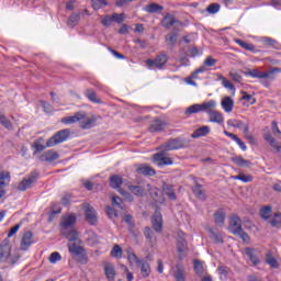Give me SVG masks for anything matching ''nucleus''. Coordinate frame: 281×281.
Returning <instances> with one entry per match:
<instances>
[{
  "mask_svg": "<svg viewBox=\"0 0 281 281\" xmlns=\"http://www.w3.org/2000/svg\"><path fill=\"white\" fill-rule=\"evenodd\" d=\"M214 109H216V101L210 100L201 104L195 103L187 108L184 111V115H194V113H201V112L207 113V115H210V113H212Z\"/></svg>",
  "mask_w": 281,
  "mask_h": 281,
  "instance_id": "nucleus-1",
  "label": "nucleus"
},
{
  "mask_svg": "<svg viewBox=\"0 0 281 281\" xmlns=\"http://www.w3.org/2000/svg\"><path fill=\"white\" fill-rule=\"evenodd\" d=\"M190 146V140L181 137L170 138L162 145H160V150L170 153V150H181V148H188Z\"/></svg>",
  "mask_w": 281,
  "mask_h": 281,
  "instance_id": "nucleus-2",
  "label": "nucleus"
},
{
  "mask_svg": "<svg viewBox=\"0 0 281 281\" xmlns=\"http://www.w3.org/2000/svg\"><path fill=\"white\" fill-rule=\"evenodd\" d=\"M70 135H71V131L69 128L58 131L46 142V146L54 148V146H58V144H63L64 142H67Z\"/></svg>",
  "mask_w": 281,
  "mask_h": 281,
  "instance_id": "nucleus-3",
  "label": "nucleus"
},
{
  "mask_svg": "<svg viewBox=\"0 0 281 281\" xmlns=\"http://www.w3.org/2000/svg\"><path fill=\"white\" fill-rule=\"evenodd\" d=\"M36 181H38V172L33 171L19 183L18 190L20 192H25V190H30Z\"/></svg>",
  "mask_w": 281,
  "mask_h": 281,
  "instance_id": "nucleus-4",
  "label": "nucleus"
},
{
  "mask_svg": "<svg viewBox=\"0 0 281 281\" xmlns=\"http://www.w3.org/2000/svg\"><path fill=\"white\" fill-rule=\"evenodd\" d=\"M166 63H168V55H166V53L159 54L155 59L146 60V65L149 69H153V67L156 69H164Z\"/></svg>",
  "mask_w": 281,
  "mask_h": 281,
  "instance_id": "nucleus-5",
  "label": "nucleus"
},
{
  "mask_svg": "<svg viewBox=\"0 0 281 281\" xmlns=\"http://www.w3.org/2000/svg\"><path fill=\"white\" fill-rule=\"evenodd\" d=\"M183 25L175 15L167 13L162 19V26L166 27V30H170V27H173V30H179Z\"/></svg>",
  "mask_w": 281,
  "mask_h": 281,
  "instance_id": "nucleus-6",
  "label": "nucleus"
},
{
  "mask_svg": "<svg viewBox=\"0 0 281 281\" xmlns=\"http://www.w3.org/2000/svg\"><path fill=\"white\" fill-rule=\"evenodd\" d=\"M166 149H161L159 153L154 155V161L158 164V166H172L175 161L172 158L166 156Z\"/></svg>",
  "mask_w": 281,
  "mask_h": 281,
  "instance_id": "nucleus-7",
  "label": "nucleus"
},
{
  "mask_svg": "<svg viewBox=\"0 0 281 281\" xmlns=\"http://www.w3.org/2000/svg\"><path fill=\"white\" fill-rule=\"evenodd\" d=\"M245 255L251 262L252 267H258L260 265V252L256 248L247 247L245 248Z\"/></svg>",
  "mask_w": 281,
  "mask_h": 281,
  "instance_id": "nucleus-8",
  "label": "nucleus"
},
{
  "mask_svg": "<svg viewBox=\"0 0 281 281\" xmlns=\"http://www.w3.org/2000/svg\"><path fill=\"white\" fill-rule=\"evenodd\" d=\"M228 229L232 234L236 235L243 229V221L237 215H233L229 218Z\"/></svg>",
  "mask_w": 281,
  "mask_h": 281,
  "instance_id": "nucleus-9",
  "label": "nucleus"
},
{
  "mask_svg": "<svg viewBox=\"0 0 281 281\" xmlns=\"http://www.w3.org/2000/svg\"><path fill=\"white\" fill-rule=\"evenodd\" d=\"M167 126H168V123H166V121L160 119H155L150 123L148 131L149 133H161V131H166Z\"/></svg>",
  "mask_w": 281,
  "mask_h": 281,
  "instance_id": "nucleus-10",
  "label": "nucleus"
},
{
  "mask_svg": "<svg viewBox=\"0 0 281 281\" xmlns=\"http://www.w3.org/2000/svg\"><path fill=\"white\" fill-rule=\"evenodd\" d=\"M83 210H85V216H86L87 223H89L90 225H95L98 223V216L95 215V210L89 204H86L83 206Z\"/></svg>",
  "mask_w": 281,
  "mask_h": 281,
  "instance_id": "nucleus-11",
  "label": "nucleus"
},
{
  "mask_svg": "<svg viewBox=\"0 0 281 281\" xmlns=\"http://www.w3.org/2000/svg\"><path fill=\"white\" fill-rule=\"evenodd\" d=\"M153 228L155 232L161 233L164 229V218L161 216V212L156 211L151 217Z\"/></svg>",
  "mask_w": 281,
  "mask_h": 281,
  "instance_id": "nucleus-12",
  "label": "nucleus"
},
{
  "mask_svg": "<svg viewBox=\"0 0 281 281\" xmlns=\"http://www.w3.org/2000/svg\"><path fill=\"white\" fill-rule=\"evenodd\" d=\"M11 251L12 247L8 241L0 244V262H7Z\"/></svg>",
  "mask_w": 281,
  "mask_h": 281,
  "instance_id": "nucleus-13",
  "label": "nucleus"
},
{
  "mask_svg": "<svg viewBox=\"0 0 281 281\" xmlns=\"http://www.w3.org/2000/svg\"><path fill=\"white\" fill-rule=\"evenodd\" d=\"M68 250L74 256H78L79 258H81V260L87 262V255H85V248H82L81 246H78L77 244H72L68 246Z\"/></svg>",
  "mask_w": 281,
  "mask_h": 281,
  "instance_id": "nucleus-14",
  "label": "nucleus"
},
{
  "mask_svg": "<svg viewBox=\"0 0 281 281\" xmlns=\"http://www.w3.org/2000/svg\"><path fill=\"white\" fill-rule=\"evenodd\" d=\"M60 155L58 151H54V149L45 151L43 155L40 156V161H47L48 164H52V161H56Z\"/></svg>",
  "mask_w": 281,
  "mask_h": 281,
  "instance_id": "nucleus-15",
  "label": "nucleus"
},
{
  "mask_svg": "<svg viewBox=\"0 0 281 281\" xmlns=\"http://www.w3.org/2000/svg\"><path fill=\"white\" fill-rule=\"evenodd\" d=\"M87 115L82 112H77L72 116H66L61 119V124H76V122H80V120H85Z\"/></svg>",
  "mask_w": 281,
  "mask_h": 281,
  "instance_id": "nucleus-16",
  "label": "nucleus"
},
{
  "mask_svg": "<svg viewBox=\"0 0 281 281\" xmlns=\"http://www.w3.org/2000/svg\"><path fill=\"white\" fill-rule=\"evenodd\" d=\"M162 193L170 199V201H177V193H175V187L172 184L162 183Z\"/></svg>",
  "mask_w": 281,
  "mask_h": 281,
  "instance_id": "nucleus-17",
  "label": "nucleus"
},
{
  "mask_svg": "<svg viewBox=\"0 0 281 281\" xmlns=\"http://www.w3.org/2000/svg\"><path fill=\"white\" fill-rule=\"evenodd\" d=\"M32 232L24 233L20 245V249H22V251H27V249H30V246L32 245Z\"/></svg>",
  "mask_w": 281,
  "mask_h": 281,
  "instance_id": "nucleus-18",
  "label": "nucleus"
},
{
  "mask_svg": "<svg viewBox=\"0 0 281 281\" xmlns=\"http://www.w3.org/2000/svg\"><path fill=\"white\" fill-rule=\"evenodd\" d=\"M234 43L239 45V47H243V49H246V52H252V54H258V50L254 44H249L240 38H234Z\"/></svg>",
  "mask_w": 281,
  "mask_h": 281,
  "instance_id": "nucleus-19",
  "label": "nucleus"
},
{
  "mask_svg": "<svg viewBox=\"0 0 281 281\" xmlns=\"http://www.w3.org/2000/svg\"><path fill=\"white\" fill-rule=\"evenodd\" d=\"M136 172H138V175H144L145 177H155V175H157V172L153 169V167L148 165H140L136 169Z\"/></svg>",
  "mask_w": 281,
  "mask_h": 281,
  "instance_id": "nucleus-20",
  "label": "nucleus"
},
{
  "mask_svg": "<svg viewBox=\"0 0 281 281\" xmlns=\"http://www.w3.org/2000/svg\"><path fill=\"white\" fill-rule=\"evenodd\" d=\"M206 135H210V126L204 125L202 127L196 128L192 134V139H199V137H206Z\"/></svg>",
  "mask_w": 281,
  "mask_h": 281,
  "instance_id": "nucleus-21",
  "label": "nucleus"
},
{
  "mask_svg": "<svg viewBox=\"0 0 281 281\" xmlns=\"http://www.w3.org/2000/svg\"><path fill=\"white\" fill-rule=\"evenodd\" d=\"M138 267L140 268V276L142 278H149L150 273H153V270L150 269V263L146 260H142L140 263H138Z\"/></svg>",
  "mask_w": 281,
  "mask_h": 281,
  "instance_id": "nucleus-22",
  "label": "nucleus"
},
{
  "mask_svg": "<svg viewBox=\"0 0 281 281\" xmlns=\"http://www.w3.org/2000/svg\"><path fill=\"white\" fill-rule=\"evenodd\" d=\"M231 160L233 164H235V166H239V168H251V162L243 158V156L232 157Z\"/></svg>",
  "mask_w": 281,
  "mask_h": 281,
  "instance_id": "nucleus-23",
  "label": "nucleus"
},
{
  "mask_svg": "<svg viewBox=\"0 0 281 281\" xmlns=\"http://www.w3.org/2000/svg\"><path fill=\"white\" fill-rule=\"evenodd\" d=\"M263 139L271 146V148H274V150H277V153H281L280 143H278V140H276L271 134H269V133L265 134Z\"/></svg>",
  "mask_w": 281,
  "mask_h": 281,
  "instance_id": "nucleus-24",
  "label": "nucleus"
},
{
  "mask_svg": "<svg viewBox=\"0 0 281 281\" xmlns=\"http://www.w3.org/2000/svg\"><path fill=\"white\" fill-rule=\"evenodd\" d=\"M61 236H65L69 243H74L78 240V231L69 228L61 229Z\"/></svg>",
  "mask_w": 281,
  "mask_h": 281,
  "instance_id": "nucleus-25",
  "label": "nucleus"
},
{
  "mask_svg": "<svg viewBox=\"0 0 281 281\" xmlns=\"http://www.w3.org/2000/svg\"><path fill=\"white\" fill-rule=\"evenodd\" d=\"M104 273L109 281H115V266L111 262L104 265Z\"/></svg>",
  "mask_w": 281,
  "mask_h": 281,
  "instance_id": "nucleus-26",
  "label": "nucleus"
},
{
  "mask_svg": "<svg viewBox=\"0 0 281 281\" xmlns=\"http://www.w3.org/2000/svg\"><path fill=\"white\" fill-rule=\"evenodd\" d=\"M126 254H127V260H128L130 265H132V266L136 265L138 267V265L144 260V259H139V257H137L135 251H133V248H127Z\"/></svg>",
  "mask_w": 281,
  "mask_h": 281,
  "instance_id": "nucleus-27",
  "label": "nucleus"
},
{
  "mask_svg": "<svg viewBox=\"0 0 281 281\" xmlns=\"http://www.w3.org/2000/svg\"><path fill=\"white\" fill-rule=\"evenodd\" d=\"M72 225H76V215L70 214L66 215L61 220V227L63 229H69Z\"/></svg>",
  "mask_w": 281,
  "mask_h": 281,
  "instance_id": "nucleus-28",
  "label": "nucleus"
},
{
  "mask_svg": "<svg viewBox=\"0 0 281 281\" xmlns=\"http://www.w3.org/2000/svg\"><path fill=\"white\" fill-rule=\"evenodd\" d=\"M226 216L227 215L225 214V211H223V209L217 210L214 213L215 225H218V227H223Z\"/></svg>",
  "mask_w": 281,
  "mask_h": 281,
  "instance_id": "nucleus-29",
  "label": "nucleus"
},
{
  "mask_svg": "<svg viewBox=\"0 0 281 281\" xmlns=\"http://www.w3.org/2000/svg\"><path fill=\"white\" fill-rule=\"evenodd\" d=\"M85 95H86V98H88V100L90 102H93V104H102V99L98 98V94L95 93V90L87 89L85 91Z\"/></svg>",
  "mask_w": 281,
  "mask_h": 281,
  "instance_id": "nucleus-30",
  "label": "nucleus"
},
{
  "mask_svg": "<svg viewBox=\"0 0 281 281\" xmlns=\"http://www.w3.org/2000/svg\"><path fill=\"white\" fill-rule=\"evenodd\" d=\"M210 122H213L215 124H223V122H225V119L223 117V113L213 110L212 112H210Z\"/></svg>",
  "mask_w": 281,
  "mask_h": 281,
  "instance_id": "nucleus-31",
  "label": "nucleus"
},
{
  "mask_svg": "<svg viewBox=\"0 0 281 281\" xmlns=\"http://www.w3.org/2000/svg\"><path fill=\"white\" fill-rule=\"evenodd\" d=\"M130 192L134 194L135 196H144L146 194V187L144 186H128Z\"/></svg>",
  "mask_w": 281,
  "mask_h": 281,
  "instance_id": "nucleus-32",
  "label": "nucleus"
},
{
  "mask_svg": "<svg viewBox=\"0 0 281 281\" xmlns=\"http://www.w3.org/2000/svg\"><path fill=\"white\" fill-rule=\"evenodd\" d=\"M209 234H210V238L211 240H213L216 244L223 245L225 241L223 240V235L221 234V232H215L212 228L207 229Z\"/></svg>",
  "mask_w": 281,
  "mask_h": 281,
  "instance_id": "nucleus-33",
  "label": "nucleus"
},
{
  "mask_svg": "<svg viewBox=\"0 0 281 281\" xmlns=\"http://www.w3.org/2000/svg\"><path fill=\"white\" fill-rule=\"evenodd\" d=\"M266 265H269L271 269H278L280 265L278 263V259L273 257V252L268 251L266 254Z\"/></svg>",
  "mask_w": 281,
  "mask_h": 281,
  "instance_id": "nucleus-34",
  "label": "nucleus"
},
{
  "mask_svg": "<svg viewBox=\"0 0 281 281\" xmlns=\"http://www.w3.org/2000/svg\"><path fill=\"white\" fill-rule=\"evenodd\" d=\"M122 183H124V180H122V177L119 175H114L110 178V186L113 188V190H119L122 188Z\"/></svg>",
  "mask_w": 281,
  "mask_h": 281,
  "instance_id": "nucleus-35",
  "label": "nucleus"
},
{
  "mask_svg": "<svg viewBox=\"0 0 281 281\" xmlns=\"http://www.w3.org/2000/svg\"><path fill=\"white\" fill-rule=\"evenodd\" d=\"M277 74H281V68L272 67L268 71L263 72L262 79L267 78L268 80H276Z\"/></svg>",
  "mask_w": 281,
  "mask_h": 281,
  "instance_id": "nucleus-36",
  "label": "nucleus"
},
{
  "mask_svg": "<svg viewBox=\"0 0 281 281\" xmlns=\"http://www.w3.org/2000/svg\"><path fill=\"white\" fill-rule=\"evenodd\" d=\"M222 108L226 113H232V111H234V100H232L229 97H225L222 100Z\"/></svg>",
  "mask_w": 281,
  "mask_h": 281,
  "instance_id": "nucleus-37",
  "label": "nucleus"
},
{
  "mask_svg": "<svg viewBox=\"0 0 281 281\" xmlns=\"http://www.w3.org/2000/svg\"><path fill=\"white\" fill-rule=\"evenodd\" d=\"M192 192L196 199H200V201H205V192H203V186L199 184V182H196L192 188Z\"/></svg>",
  "mask_w": 281,
  "mask_h": 281,
  "instance_id": "nucleus-38",
  "label": "nucleus"
},
{
  "mask_svg": "<svg viewBox=\"0 0 281 281\" xmlns=\"http://www.w3.org/2000/svg\"><path fill=\"white\" fill-rule=\"evenodd\" d=\"M144 12H148V14H155L157 12H161L164 10V7L157 3H150L143 8Z\"/></svg>",
  "mask_w": 281,
  "mask_h": 281,
  "instance_id": "nucleus-39",
  "label": "nucleus"
},
{
  "mask_svg": "<svg viewBox=\"0 0 281 281\" xmlns=\"http://www.w3.org/2000/svg\"><path fill=\"white\" fill-rule=\"evenodd\" d=\"M10 186V172L1 171L0 172V188H8Z\"/></svg>",
  "mask_w": 281,
  "mask_h": 281,
  "instance_id": "nucleus-40",
  "label": "nucleus"
},
{
  "mask_svg": "<svg viewBox=\"0 0 281 281\" xmlns=\"http://www.w3.org/2000/svg\"><path fill=\"white\" fill-rule=\"evenodd\" d=\"M179 37V29L173 30L171 33L167 34L165 41L169 43V45H175L177 43V38Z\"/></svg>",
  "mask_w": 281,
  "mask_h": 281,
  "instance_id": "nucleus-41",
  "label": "nucleus"
},
{
  "mask_svg": "<svg viewBox=\"0 0 281 281\" xmlns=\"http://www.w3.org/2000/svg\"><path fill=\"white\" fill-rule=\"evenodd\" d=\"M173 276L176 278V281H186V270L180 265L176 267Z\"/></svg>",
  "mask_w": 281,
  "mask_h": 281,
  "instance_id": "nucleus-42",
  "label": "nucleus"
},
{
  "mask_svg": "<svg viewBox=\"0 0 281 281\" xmlns=\"http://www.w3.org/2000/svg\"><path fill=\"white\" fill-rule=\"evenodd\" d=\"M232 179H234L235 181H243V183H251V181H254V177L251 175L244 173L233 176Z\"/></svg>",
  "mask_w": 281,
  "mask_h": 281,
  "instance_id": "nucleus-43",
  "label": "nucleus"
},
{
  "mask_svg": "<svg viewBox=\"0 0 281 281\" xmlns=\"http://www.w3.org/2000/svg\"><path fill=\"white\" fill-rule=\"evenodd\" d=\"M260 43L266 45V47H273V49H278V41L271 37H261Z\"/></svg>",
  "mask_w": 281,
  "mask_h": 281,
  "instance_id": "nucleus-44",
  "label": "nucleus"
},
{
  "mask_svg": "<svg viewBox=\"0 0 281 281\" xmlns=\"http://www.w3.org/2000/svg\"><path fill=\"white\" fill-rule=\"evenodd\" d=\"M217 272L220 274L221 280H227V276H229V267L227 266H218Z\"/></svg>",
  "mask_w": 281,
  "mask_h": 281,
  "instance_id": "nucleus-45",
  "label": "nucleus"
},
{
  "mask_svg": "<svg viewBox=\"0 0 281 281\" xmlns=\"http://www.w3.org/2000/svg\"><path fill=\"white\" fill-rule=\"evenodd\" d=\"M272 207L271 205H266L260 210V216L263 221H269V216H271Z\"/></svg>",
  "mask_w": 281,
  "mask_h": 281,
  "instance_id": "nucleus-46",
  "label": "nucleus"
},
{
  "mask_svg": "<svg viewBox=\"0 0 281 281\" xmlns=\"http://www.w3.org/2000/svg\"><path fill=\"white\" fill-rule=\"evenodd\" d=\"M79 22H80V13H72L68 18V25L70 27H76V25H78Z\"/></svg>",
  "mask_w": 281,
  "mask_h": 281,
  "instance_id": "nucleus-47",
  "label": "nucleus"
},
{
  "mask_svg": "<svg viewBox=\"0 0 281 281\" xmlns=\"http://www.w3.org/2000/svg\"><path fill=\"white\" fill-rule=\"evenodd\" d=\"M269 223H270L271 227H280V225H281V213L280 212L274 213L273 218H271L269 221Z\"/></svg>",
  "mask_w": 281,
  "mask_h": 281,
  "instance_id": "nucleus-48",
  "label": "nucleus"
},
{
  "mask_svg": "<svg viewBox=\"0 0 281 281\" xmlns=\"http://www.w3.org/2000/svg\"><path fill=\"white\" fill-rule=\"evenodd\" d=\"M106 5H109L106 0H92L93 10H102V8H106Z\"/></svg>",
  "mask_w": 281,
  "mask_h": 281,
  "instance_id": "nucleus-49",
  "label": "nucleus"
},
{
  "mask_svg": "<svg viewBox=\"0 0 281 281\" xmlns=\"http://www.w3.org/2000/svg\"><path fill=\"white\" fill-rule=\"evenodd\" d=\"M193 269L198 276H203V262L201 260L195 259L193 261Z\"/></svg>",
  "mask_w": 281,
  "mask_h": 281,
  "instance_id": "nucleus-50",
  "label": "nucleus"
},
{
  "mask_svg": "<svg viewBox=\"0 0 281 281\" xmlns=\"http://www.w3.org/2000/svg\"><path fill=\"white\" fill-rule=\"evenodd\" d=\"M220 80H222V85L223 87H225V89H229V91H236V87H234V83H232V81L227 80V78L223 77L222 75H220Z\"/></svg>",
  "mask_w": 281,
  "mask_h": 281,
  "instance_id": "nucleus-51",
  "label": "nucleus"
},
{
  "mask_svg": "<svg viewBox=\"0 0 281 281\" xmlns=\"http://www.w3.org/2000/svg\"><path fill=\"white\" fill-rule=\"evenodd\" d=\"M122 254H123L122 247H120V245H114L110 252V256L112 258H122Z\"/></svg>",
  "mask_w": 281,
  "mask_h": 281,
  "instance_id": "nucleus-52",
  "label": "nucleus"
},
{
  "mask_svg": "<svg viewBox=\"0 0 281 281\" xmlns=\"http://www.w3.org/2000/svg\"><path fill=\"white\" fill-rule=\"evenodd\" d=\"M94 124H95L94 119H87L86 121L80 122V128H83V130L93 128Z\"/></svg>",
  "mask_w": 281,
  "mask_h": 281,
  "instance_id": "nucleus-53",
  "label": "nucleus"
},
{
  "mask_svg": "<svg viewBox=\"0 0 281 281\" xmlns=\"http://www.w3.org/2000/svg\"><path fill=\"white\" fill-rule=\"evenodd\" d=\"M0 124L4 127L8 128L9 131H12V123L10 122V120H8V117L5 115H3L2 113H0Z\"/></svg>",
  "mask_w": 281,
  "mask_h": 281,
  "instance_id": "nucleus-54",
  "label": "nucleus"
},
{
  "mask_svg": "<svg viewBox=\"0 0 281 281\" xmlns=\"http://www.w3.org/2000/svg\"><path fill=\"white\" fill-rule=\"evenodd\" d=\"M48 260L50 265H56L57 262H59V260H63V256H60V252L54 251L50 254Z\"/></svg>",
  "mask_w": 281,
  "mask_h": 281,
  "instance_id": "nucleus-55",
  "label": "nucleus"
},
{
  "mask_svg": "<svg viewBox=\"0 0 281 281\" xmlns=\"http://www.w3.org/2000/svg\"><path fill=\"white\" fill-rule=\"evenodd\" d=\"M144 236L146 240H148V243H153L155 238V233L153 232V229H150V227H145Z\"/></svg>",
  "mask_w": 281,
  "mask_h": 281,
  "instance_id": "nucleus-56",
  "label": "nucleus"
},
{
  "mask_svg": "<svg viewBox=\"0 0 281 281\" xmlns=\"http://www.w3.org/2000/svg\"><path fill=\"white\" fill-rule=\"evenodd\" d=\"M235 128H243L244 133H249V122L245 123L244 121L237 120Z\"/></svg>",
  "mask_w": 281,
  "mask_h": 281,
  "instance_id": "nucleus-57",
  "label": "nucleus"
},
{
  "mask_svg": "<svg viewBox=\"0 0 281 281\" xmlns=\"http://www.w3.org/2000/svg\"><path fill=\"white\" fill-rule=\"evenodd\" d=\"M221 10V4L218 3H212L206 8V12L209 14H216Z\"/></svg>",
  "mask_w": 281,
  "mask_h": 281,
  "instance_id": "nucleus-58",
  "label": "nucleus"
},
{
  "mask_svg": "<svg viewBox=\"0 0 281 281\" xmlns=\"http://www.w3.org/2000/svg\"><path fill=\"white\" fill-rule=\"evenodd\" d=\"M244 95L240 98V100H246V102H248V104H256V98H254V95L243 91L241 92Z\"/></svg>",
  "mask_w": 281,
  "mask_h": 281,
  "instance_id": "nucleus-59",
  "label": "nucleus"
},
{
  "mask_svg": "<svg viewBox=\"0 0 281 281\" xmlns=\"http://www.w3.org/2000/svg\"><path fill=\"white\" fill-rule=\"evenodd\" d=\"M147 190L151 196V199H154V201H159L157 200V198L159 196V189L157 188H150V184H147Z\"/></svg>",
  "mask_w": 281,
  "mask_h": 281,
  "instance_id": "nucleus-60",
  "label": "nucleus"
},
{
  "mask_svg": "<svg viewBox=\"0 0 281 281\" xmlns=\"http://www.w3.org/2000/svg\"><path fill=\"white\" fill-rule=\"evenodd\" d=\"M246 76H250L251 78H259L260 80H262L263 72L257 69H252L246 72Z\"/></svg>",
  "mask_w": 281,
  "mask_h": 281,
  "instance_id": "nucleus-61",
  "label": "nucleus"
},
{
  "mask_svg": "<svg viewBox=\"0 0 281 281\" xmlns=\"http://www.w3.org/2000/svg\"><path fill=\"white\" fill-rule=\"evenodd\" d=\"M113 23L112 15H105L101 19V25L104 27H111V24Z\"/></svg>",
  "mask_w": 281,
  "mask_h": 281,
  "instance_id": "nucleus-62",
  "label": "nucleus"
},
{
  "mask_svg": "<svg viewBox=\"0 0 281 281\" xmlns=\"http://www.w3.org/2000/svg\"><path fill=\"white\" fill-rule=\"evenodd\" d=\"M112 23H124V13H113L112 15Z\"/></svg>",
  "mask_w": 281,
  "mask_h": 281,
  "instance_id": "nucleus-63",
  "label": "nucleus"
},
{
  "mask_svg": "<svg viewBox=\"0 0 281 281\" xmlns=\"http://www.w3.org/2000/svg\"><path fill=\"white\" fill-rule=\"evenodd\" d=\"M228 76L234 82H243V76L236 71H231Z\"/></svg>",
  "mask_w": 281,
  "mask_h": 281,
  "instance_id": "nucleus-64",
  "label": "nucleus"
}]
</instances>
